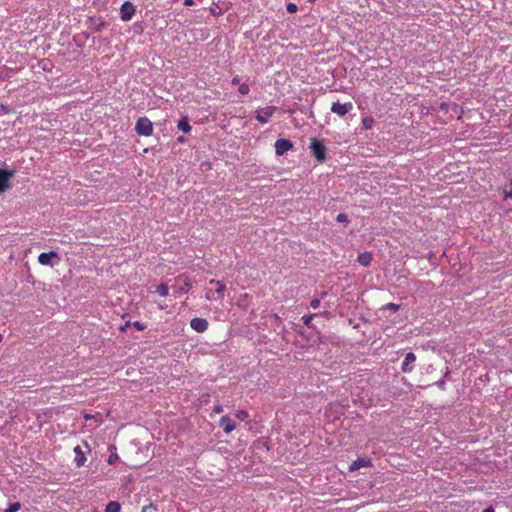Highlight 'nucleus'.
Returning a JSON list of instances; mask_svg holds the SVG:
<instances>
[{"instance_id":"f257e3e1","label":"nucleus","mask_w":512,"mask_h":512,"mask_svg":"<svg viewBox=\"0 0 512 512\" xmlns=\"http://www.w3.org/2000/svg\"><path fill=\"white\" fill-rule=\"evenodd\" d=\"M310 149L313 156L319 161L324 162L326 160L327 148L322 141L317 138H311Z\"/></svg>"},{"instance_id":"f03ea898","label":"nucleus","mask_w":512,"mask_h":512,"mask_svg":"<svg viewBox=\"0 0 512 512\" xmlns=\"http://www.w3.org/2000/svg\"><path fill=\"white\" fill-rule=\"evenodd\" d=\"M135 131L140 136H151L153 134V124L147 117H140L136 121Z\"/></svg>"},{"instance_id":"7ed1b4c3","label":"nucleus","mask_w":512,"mask_h":512,"mask_svg":"<svg viewBox=\"0 0 512 512\" xmlns=\"http://www.w3.org/2000/svg\"><path fill=\"white\" fill-rule=\"evenodd\" d=\"M277 107L275 106H266L262 109H258L255 111V119L261 123L266 124L270 117L276 112Z\"/></svg>"},{"instance_id":"20e7f679","label":"nucleus","mask_w":512,"mask_h":512,"mask_svg":"<svg viewBox=\"0 0 512 512\" xmlns=\"http://www.w3.org/2000/svg\"><path fill=\"white\" fill-rule=\"evenodd\" d=\"M136 12V7L132 2L126 1L120 7V17L124 22L130 21Z\"/></svg>"},{"instance_id":"39448f33","label":"nucleus","mask_w":512,"mask_h":512,"mask_svg":"<svg viewBox=\"0 0 512 512\" xmlns=\"http://www.w3.org/2000/svg\"><path fill=\"white\" fill-rule=\"evenodd\" d=\"M330 109H331V112L337 114L340 117H343V116H345L346 114H348L349 112L352 111L353 104H352V102H345L343 104H341L339 102H334L331 105Z\"/></svg>"},{"instance_id":"423d86ee","label":"nucleus","mask_w":512,"mask_h":512,"mask_svg":"<svg viewBox=\"0 0 512 512\" xmlns=\"http://www.w3.org/2000/svg\"><path fill=\"white\" fill-rule=\"evenodd\" d=\"M274 147L276 155L282 156L293 148V143L288 139H277Z\"/></svg>"},{"instance_id":"0eeeda50","label":"nucleus","mask_w":512,"mask_h":512,"mask_svg":"<svg viewBox=\"0 0 512 512\" xmlns=\"http://www.w3.org/2000/svg\"><path fill=\"white\" fill-rule=\"evenodd\" d=\"M190 327L198 333H203L208 330L209 323L205 318L195 317L190 321Z\"/></svg>"},{"instance_id":"6e6552de","label":"nucleus","mask_w":512,"mask_h":512,"mask_svg":"<svg viewBox=\"0 0 512 512\" xmlns=\"http://www.w3.org/2000/svg\"><path fill=\"white\" fill-rule=\"evenodd\" d=\"M416 355L413 352H408L402 362L401 369L404 373H410L414 369Z\"/></svg>"},{"instance_id":"1a4fd4ad","label":"nucleus","mask_w":512,"mask_h":512,"mask_svg":"<svg viewBox=\"0 0 512 512\" xmlns=\"http://www.w3.org/2000/svg\"><path fill=\"white\" fill-rule=\"evenodd\" d=\"M219 426L226 434H230L236 428L235 422L228 415L222 416L220 418Z\"/></svg>"},{"instance_id":"9d476101","label":"nucleus","mask_w":512,"mask_h":512,"mask_svg":"<svg viewBox=\"0 0 512 512\" xmlns=\"http://www.w3.org/2000/svg\"><path fill=\"white\" fill-rule=\"evenodd\" d=\"M52 259H59L58 254L54 251L47 252V253L44 252L38 256V262L41 265L53 266V263L51 262Z\"/></svg>"},{"instance_id":"9b49d317","label":"nucleus","mask_w":512,"mask_h":512,"mask_svg":"<svg viewBox=\"0 0 512 512\" xmlns=\"http://www.w3.org/2000/svg\"><path fill=\"white\" fill-rule=\"evenodd\" d=\"M372 466V461L371 459L369 458H358L356 459L355 461H353L350 466H349V470L350 471H356L362 467H370Z\"/></svg>"},{"instance_id":"f8f14e48","label":"nucleus","mask_w":512,"mask_h":512,"mask_svg":"<svg viewBox=\"0 0 512 512\" xmlns=\"http://www.w3.org/2000/svg\"><path fill=\"white\" fill-rule=\"evenodd\" d=\"M13 176L12 172L0 168V192L9 187V180Z\"/></svg>"},{"instance_id":"ddd939ff","label":"nucleus","mask_w":512,"mask_h":512,"mask_svg":"<svg viewBox=\"0 0 512 512\" xmlns=\"http://www.w3.org/2000/svg\"><path fill=\"white\" fill-rule=\"evenodd\" d=\"M209 284L216 286V290H215L216 297L218 300H222L224 298V293L226 291L225 283L220 280L211 279L209 281Z\"/></svg>"},{"instance_id":"4468645a","label":"nucleus","mask_w":512,"mask_h":512,"mask_svg":"<svg viewBox=\"0 0 512 512\" xmlns=\"http://www.w3.org/2000/svg\"><path fill=\"white\" fill-rule=\"evenodd\" d=\"M74 453L76 454V457L74 460L76 466L77 467L83 466L86 462V457H85V454H84L82 448L79 445L74 447Z\"/></svg>"},{"instance_id":"2eb2a0df","label":"nucleus","mask_w":512,"mask_h":512,"mask_svg":"<svg viewBox=\"0 0 512 512\" xmlns=\"http://www.w3.org/2000/svg\"><path fill=\"white\" fill-rule=\"evenodd\" d=\"M372 254L369 252H364L358 255V263L363 267H368L372 262Z\"/></svg>"},{"instance_id":"dca6fc26","label":"nucleus","mask_w":512,"mask_h":512,"mask_svg":"<svg viewBox=\"0 0 512 512\" xmlns=\"http://www.w3.org/2000/svg\"><path fill=\"white\" fill-rule=\"evenodd\" d=\"M177 126H178V129L183 131L184 133H189L191 131V125H190L187 117L182 118L178 122Z\"/></svg>"},{"instance_id":"f3484780","label":"nucleus","mask_w":512,"mask_h":512,"mask_svg":"<svg viewBox=\"0 0 512 512\" xmlns=\"http://www.w3.org/2000/svg\"><path fill=\"white\" fill-rule=\"evenodd\" d=\"M121 505L117 501H110L105 508V512H120Z\"/></svg>"},{"instance_id":"a211bd4d","label":"nucleus","mask_w":512,"mask_h":512,"mask_svg":"<svg viewBox=\"0 0 512 512\" xmlns=\"http://www.w3.org/2000/svg\"><path fill=\"white\" fill-rule=\"evenodd\" d=\"M191 287H192L191 280L188 277H186L184 279L183 286L178 288L177 293H179V294L187 293L191 289Z\"/></svg>"},{"instance_id":"6ab92c4d","label":"nucleus","mask_w":512,"mask_h":512,"mask_svg":"<svg viewBox=\"0 0 512 512\" xmlns=\"http://www.w3.org/2000/svg\"><path fill=\"white\" fill-rule=\"evenodd\" d=\"M362 126L365 130L372 129L374 125V119L371 116H366L362 118Z\"/></svg>"},{"instance_id":"aec40b11","label":"nucleus","mask_w":512,"mask_h":512,"mask_svg":"<svg viewBox=\"0 0 512 512\" xmlns=\"http://www.w3.org/2000/svg\"><path fill=\"white\" fill-rule=\"evenodd\" d=\"M156 292H157L159 295H161V296H163V297H166V296L168 295V293H169L168 286H167L166 284L162 283V284H160V285H158V286H157V288H156Z\"/></svg>"},{"instance_id":"412c9836","label":"nucleus","mask_w":512,"mask_h":512,"mask_svg":"<svg viewBox=\"0 0 512 512\" xmlns=\"http://www.w3.org/2000/svg\"><path fill=\"white\" fill-rule=\"evenodd\" d=\"M235 417L241 421H246L250 417V415L246 410L240 409L235 412Z\"/></svg>"},{"instance_id":"4be33fe9","label":"nucleus","mask_w":512,"mask_h":512,"mask_svg":"<svg viewBox=\"0 0 512 512\" xmlns=\"http://www.w3.org/2000/svg\"><path fill=\"white\" fill-rule=\"evenodd\" d=\"M316 316V314H313V313H310V314H307V315H304L302 317V320H303V323L305 326L307 327H311L312 326V320L313 318Z\"/></svg>"},{"instance_id":"5701e85b","label":"nucleus","mask_w":512,"mask_h":512,"mask_svg":"<svg viewBox=\"0 0 512 512\" xmlns=\"http://www.w3.org/2000/svg\"><path fill=\"white\" fill-rule=\"evenodd\" d=\"M21 509V503L20 502H14L9 505L8 508H6L3 512H18Z\"/></svg>"},{"instance_id":"b1692460","label":"nucleus","mask_w":512,"mask_h":512,"mask_svg":"<svg viewBox=\"0 0 512 512\" xmlns=\"http://www.w3.org/2000/svg\"><path fill=\"white\" fill-rule=\"evenodd\" d=\"M336 220H337L338 222H340V223L345 224V226H346V225H348V223H349L348 216H347L346 214H344V213H339V214L337 215V217H336Z\"/></svg>"},{"instance_id":"393cba45","label":"nucleus","mask_w":512,"mask_h":512,"mask_svg":"<svg viewBox=\"0 0 512 512\" xmlns=\"http://www.w3.org/2000/svg\"><path fill=\"white\" fill-rule=\"evenodd\" d=\"M250 91L249 86L246 83H242L239 85V93L241 95H247Z\"/></svg>"},{"instance_id":"a878e982","label":"nucleus","mask_w":512,"mask_h":512,"mask_svg":"<svg viewBox=\"0 0 512 512\" xmlns=\"http://www.w3.org/2000/svg\"><path fill=\"white\" fill-rule=\"evenodd\" d=\"M399 308H400V305L395 304V303H388L383 306V309H389L393 312H397L399 310Z\"/></svg>"},{"instance_id":"bb28decb","label":"nucleus","mask_w":512,"mask_h":512,"mask_svg":"<svg viewBox=\"0 0 512 512\" xmlns=\"http://www.w3.org/2000/svg\"><path fill=\"white\" fill-rule=\"evenodd\" d=\"M287 9V12L293 14V13H296L297 10H298V7L295 3H289L286 7Z\"/></svg>"},{"instance_id":"cd10ccee","label":"nucleus","mask_w":512,"mask_h":512,"mask_svg":"<svg viewBox=\"0 0 512 512\" xmlns=\"http://www.w3.org/2000/svg\"><path fill=\"white\" fill-rule=\"evenodd\" d=\"M205 298L209 301L218 300L217 297L214 295V292L210 289L206 291Z\"/></svg>"},{"instance_id":"c85d7f7f","label":"nucleus","mask_w":512,"mask_h":512,"mask_svg":"<svg viewBox=\"0 0 512 512\" xmlns=\"http://www.w3.org/2000/svg\"><path fill=\"white\" fill-rule=\"evenodd\" d=\"M157 508L154 504L150 503L142 508V512L156 511Z\"/></svg>"},{"instance_id":"c756f323","label":"nucleus","mask_w":512,"mask_h":512,"mask_svg":"<svg viewBox=\"0 0 512 512\" xmlns=\"http://www.w3.org/2000/svg\"><path fill=\"white\" fill-rule=\"evenodd\" d=\"M133 326H134L138 331H143V330L146 328V326H145L143 323L139 322V321L134 322V323H133Z\"/></svg>"},{"instance_id":"7c9ffc66","label":"nucleus","mask_w":512,"mask_h":512,"mask_svg":"<svg viewBox=\"0 0 512 512\" xmlns=\"http://www.w3.org/2000/svg\"><path fill=\"white\" fill-rule=\"evenodd\" d=\"M310 306H311L313 309H317V308L320 306V300H319V299H313V300L310 302Z\"/></svg>"},{"instance_id":"2f4dec72","label":"nucleus","mask_w":512,"mask_h":512,"mask_svg":"<svg viewBox=\"0 0 512 512\" xmlns=\"http://www.w3.org/2000/svg\"><path fill=\"white\" fill-rule=\"evenodd\" d=\"M213 412L216 413V414H220L223 412V407L222 405L218 404V405H215L213 407Z\"/></svg>"},{"instance_id":"473e14b6","label":"nucleus","mask_w":512,"mask_h":512,"mask_svg":"<svg viewBox=\"0 0 512 512\" xmlns=\"http://www.w3.org/2000/svg\"><path fill=\"white\" fill-rule=\"evenodd\" d=\"M448 108H449V105L446 103V102H442L440 105H439V109L441 111H445L447 112L448 111Z\"/></svg>"},{"instance_id":"72a5a7b5","label":"nucleus","mask_w":512,"mask_h":512,"mask_svg":"<svg viewBox=\"0 0 512 512\" xmlns=\"http://www.w3.org/2000/svg\"><path fill=\"white\" fill-rule=\"evenodd\" d=\"M231 83H232L233 85L239 84V83H240V79H239V77H238V76L233 77V78H232V80H231Z\"/></svg>"},{"instance_id":"f704fd0d","label":"nucleus","mask_w":512,"mask_h":512,"mask_svg":"<svg viewBox=\"0 0 512 512\" xmlns=\"http://www.w3.org/2000/svg\"><path fill=\"white\" fill-rule=\"evenodd\" d=\"M116 458H117V455H115V456H114V455H111V456L109 457V459H108V463H109V464H113V463L115 462Z\"/></svg>"},{"instance_id":"c9c22d12","label":"nucleus","mask_w":512,"mask_h":512,"mask_svg":"<svg viewBox=\"0 0 512 512\" xmlns=\"http://www.w3.org/2000/svg\"><path fill=\"white\" fill-rule=\"evenodd\" d=\"M193 4H194L193 0H184V5L185 6H192Z\"/></svg>"},{"instance_id":"e433bc0d","label":"nucleus","mask_w":512,"mask_h":512,"mask_svg":"<svg viewBox=\"0 0 512 512\" xmlns=\"http://www.w3.org/2000/svg\"><path fill=\"white\" fill-rule=\"evenodd\" d=\"M510 184L512 185V179H511V183ZM508 198H512V189L509 192H507L506 195H505V199H508Z\"/></svg>"},{"instance_id":"4c0bfd02","label":"nucleus","mask_w":512,"mask_h":512,"mask_svg":"<svg viewBox=\"0 0 512 512\" xmlns=\"http://www.w3.org/2000/svg\"><path fill=\"white\" fill-rule=\"evenodd\" d=\"M92 418H93V416H92V415H90V414H84V419H85L86 421H88V420H90V419H92Z\"/></svg>"},{"instance_id":"58836bf2","label":"nucleus","mask_w":512,"mask_h":512,"mask_svg":"<svg viewBox=\"0 0 512 512\" xmlns=\"http://www.w3.org/2000/svg\"><path fill=\"white\" fill-rule=\"evenodd\" d=\"M482 512H495V511L492 507H488V508L484 509Z\"/></svg>"},{"instance_id":"ea45409f","label":"nucleus","mask_w":512,"mask_h":512,"mask_svg":"<svg viewBox=\"0 0 512 512\" xmlns=\"http://www.w3.org/2000/svg\"><path fill=\"white\" fill-rule=\"evenodd\" d=\"M178 142L183 143L185 141V138L183 136L178 137Z\"/></svg>"},{"instance_id":"a19ab883","label":"nucleus","mask_w":512,"mask_h":512,"mask_svg":"<svg viewBox=\"0 0 512 512\" xmlns=\"http://www.w3.org/2000/svg\"><path fill=\"white\" fill-rule=\"evenodd\" d=\"M159 308H160V309H165V308H166V306H164L163 304H160V305H159Z\"/></svg>"},{"instance_id":"79ce46f5","label":"nucleus","mask_w":512,"mask_h":512,"mask_svg":"<svg viewBox=\"0 0 512 512\" xmlns=\"http://www.w3.org/2000/svg\"><path fill=\"white\" fill-rule=\"evenodd\" d=\"M444 385V381L439 382V386L442 387Z\"/></svg>"},{"instance_id":"37998d69","label":"nucleus","mask_w":512,"mask_h":512,"mask_svg":"<svg viewBox=\"0 0 512 512\" xmlns=\"http://www.w3.org/2000/svg\"><path fill=\"white\" fill-rule=\"evenodd\" d=\"M2 341V335L0 334V342Z\"/></svg>"}]
</instances>
